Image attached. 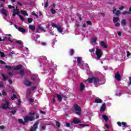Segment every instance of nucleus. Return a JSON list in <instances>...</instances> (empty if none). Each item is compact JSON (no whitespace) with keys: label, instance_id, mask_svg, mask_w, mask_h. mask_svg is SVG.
I'll return each instance as SVG.
<instances>
[{"label":"nucleus","instance_id":"37998d69","mask_svg":"<svg viewBox=\"0 0 131 131\" xmlns=\"http://www.w3.org/2000/svg\"><path fill=\"white\" fill-rule=\"evenodd\" d=\"M56 126H57L58 127H60V122L56 121Z\"/></svg>","mask_w":131,"mask_h":131},{"label":"nucleus","instance_id":"6e6d98bb","mask_svg":"<svg viewBox=\"0 0 131 131\" xmlns=\"http://www.w3.org/2000/svg\"><path fill=\"white\" fill-rule=\"evenodd\" d=\"M5 126L4 125H2L0 126V129H4L5 128Z\"/></svg>","mask_w":131,"mask_h":131},{"label":"nucleus","instance_id":"603ef678","mask_svg":"<svg viewBox=\"0 0 131 131\" xmlns=\"http://www.w3.org/2000/svg\"><path fill=\"white\" fill-rule=\"evenodd\" d=\"M39 29L40 30H41V31H44V30H45V28H42V27H40L39 28Z\"/></svg>","mask_w":131,"mask_h":131},{"label":"nucleus","instance_id":"1a4fd4ad","mask_svg":"<svg viewBox=\"0 0 131 131\" xmlns=\"http://www.w3.org/2000/svg\"><path fill=\"white\" fill-rule=\"evenodd\" d=\"M73 122L75 124H78V123H80L81 121L78 118H75L73 120Z\"/></svg>","mask_w":131,"mask_h":131},{"label":"nucleus","instance_id":"680f3d73","mask_svg":"<svg viewBox=\"0 0 131 131\" xmlns=\"http://www.w3.org/2000/svg\"><path fill=\"white\" fill-rule=\"evenodd\" d=\"M117 124H118V125H119V126H121L122 123L120 122H118Z\"/></svg>","mask_w":131,"mask_h":131},{"label":"nucleus","instance_id":"13d9d810","mask_svg":"<svg viewBox=\"0 0 131 131\" xmlns=\"http://www.w3.org/2000/svg\"><path fill=\"white\" fill-rule=\"evenodd\" d=\"M0 63L1 64H6V62L5 61H3V60H0Z\"/></svg>","mask_w":131,"mask_h":131},{"label":"nucleus","instance_id":"ea45409f","mask_svg":"<svg viewBox=\"0 0 131 131\" xmlns=\"http://www.w3.org/2000/svg\"><path fill=\"white\" fill-rule=\"evenodd\" d=\"M74 54V50L73 49L71 50L70 55L72 56Z\"/></svg>","mask_w":131,"mask_h":131},{"label":"nucleus","instance_id":"473e14b6","mask_svg":"<svg viewBox=\"0 0 131 131\" xmlns=\"http://www.w3.org/2000/svg\"><path fill=\"white\" fill-rule=\"evenodd\" d=\"M80 125L82 126V127H85V126H90V125L89 124H80Z\"/></svg>","mask_w":131,"mask_h":131},{"label":"nucleus","instance_id":"cd10ccee","mask_svg":"<svg viewBox=\"0 0 131 131\" xmlns=\"http://www.w3.org/2000/svg\"><path fill=\"white\" fill-rule=\"evenodd\" d=\"M121 24L125 26L126 25V21L125 20V19H123L122 20Z\"/></svg>","mask_w":131,"mask_h":131},{"label":"nucleus","instance_id":"4468645a","mask_svg":"<svg viewBox=\"0 0 131 131\" xmlns=\"http://www.w3.org/2000/svg\"><path fill=\"white\" fill-rule=\"evenodd\" d=\"M106 109V103H104L100 108V111H104Z\"/></svg>","mask_w":131,"mask_h":131},{"label":"nucleus","instance_id":"6e6552de","mask_svg":"<svg viewBox=\"0 0 131 131\" xmlns=\"http://www.w3.org/2000/svg\"><path fill=\"white\" fill-rule=\"evenodd\" d=\"M115 77L117 80L120 81V80L121 79V76H120V74H119V72H117V73L115 74Z\"/></svg>","mask_w":131,"mask_h":131},{"label":"nucleus","instance_id":"4be33fe9","mask_svg":"<svg viewBox=\"0 0 131 131\" xmlns=\"http://www.w3.org/2000/svg\"><path fill=\"white\" fill-rule=\"evenodd\" d=\"M103 101L101 99H96L94 101V103H102Z\"/></svg>","mask_w":131,"mask_h":131},{"label":"nucleus","instance_id":"774afa93","mask_svg":"<svg viewBox=\"0 0 131 131\" xmlns=\"http://www.w3.org/2000/svg\"><path fill=\"white\" fill-rule=\"evenodd\" d=\"M121 32H120V31H119L118 32V35H119V36H121Z\"/></svg>","mask_w":131,"mask_h":131},{"label":"nucleus","instance_id":"b1692460","mask_svg":"<svg viewBox=\"0 0 131 131\" xmlns=\"http://www.w3.org/2000/svg\"><path fill=\"white\" fill-rule=\"evenodd\" d=\"M22 69V65H19L14 68V70H20V69Z\"/></svg>","mask_w":131,"mask_h":131},{"label":"nucleus","instance_id":"bf43d9fd","mask_svg":"<svg viewBox=\"0 0 131 131\" xmlns=\"http://www.w3.org/2000/svg\"><path fill=\"white\" fill-rule=\"evenodd\" d=\"M34 114H35V113H31L30 112L29 113V115L31 116H32L33 115H34Z\"/></svg>","mask_w":131,"mask_h":131},{"label":"nucleus","instance_id":"a18cd8bd","mask_svg":"<svg viewBox=\"0 0 131 131\" xmlns=\"http://www.w3.org/2000/svg\"><path fill=\"white\" fill-rule=\"evenodd\" d=\"M129 85H131V77H129V82H128Z\"/></svg>","mask_w":131,"mask_h":131},{"label":"nucleus","instance_id":"09e8293b","mask_svg":"<svg viewBox=\"0 0 131 131\" xmlns=\"http://www.w3.org/2000/svg\"><path fill=\"white\" fill-rule=\"evenodd\" d=\"M8 8H9V9H13V10L15 9V7L12 6L11 5H9Z\"/></svg>","mask_w":131,"mask_h":131},{"label":"nucleus","instance_id":"338daca9","mask_svg":"<svg viewBox=\"0 0 131 131\" xmlns=\"http://www.w3.org/2000/svg\"><path fill=\"white\" fill-rule=\"evenodd\" d=\"M122 125H124V126H125V125H126V123H125L124 122H122Z\"/></svg>","mask_w":131,"mask_h":131},{"label":"nucleus","instance_id":"6ab92c4d","mask_svg":"<svg viewBox=\"0 0 131 131\" xmlns=\"http://www.w3.org/2000/svg\"><path fill=\"white\" fill-rule=\"evenodd\" d=\"M119 21V17H114L113 22L114 23H117Z\"/></svg>","mask_w":131,"mask_h":131},{"label":"nucleus","instance_id":"58836bf2","mask_svg":"<svg viewBox=\"0 0 131 131\" xmlns=\"http://www.w3.org/2000/svg\"><path fill=\"white\" fill-rule=\"evenodd\" d=\"M0 55L2 58H4V57H5V53H4L1 51H0Z\"/></svg>","mask_w":131,"mask_h":131},{"label":"nucleus","instance_id":"a211bd4d","mask_svg":"<svg viewBox=\"0 0 131 131\" xmlns=\"http://www.w3.org/2000/svg\"><path fill=\"white\" fill-rule=\"evenodd\" d=\"M25 84L27 86H30V85H31V82H30L29 81H26L25 82Z\"/></svg>","mask_w":131,"mask_h":131},{"label":"nucleus","instance_id":"20e7f679","mask_svg":"<svg viewBox=\"0 0 131 131\" xmlns=\"http://www.w3.org/2000/svg\"><path fill=\"white\" fill-rule=\"evenodd\" d=\"M4 102H5V103H3L1 105V108L2 109H7V108H9L10 107V102L8 101V100H5Z\"/></svg>","mask_w":131,"mask_h":131},{"label":"nucleus","instance_id":"412c9836","mask_svg":"<svg viewBox=\"0 0 131 131\" xmlns=\"http://www.w3.org/2000/svg\"><path fill=\"white\" fill-rule=\"evenodd\" d=\"M20 13H21V14L24 15V16H28V14L27 12H26V11L21 10V11H20Z\"/></svg>","mask_w":131,"mask_h":131},{"label":"nucleus","instance_id":"49530a36","mask_svg":"<svg viewBox=\"0 0 131 131\" xmlns=\"http://www.w3.org/2000/svg\"><path fill=\"white\" fill-rule=\"evenodd\" d=\"M5 68H7V69H8V70H10V69H11V66H6Z\"/></svg>","mask_w":131,"mask_h":131},{"label":"nucleus","instance_id":"423d86ee","mask_svg":"<svg viewBox=\"0 0 131 131\" xmlns=\"http://www.w3.org/2000/svg\"><path fill=\"white\" fill-rule=\"evenodd\" d=\"M56 96H57V98L58 101H59V102L62 101V98H67V97H66V95H64L63 94H61V95L57 94V95H56Z\"/></svg>","mask_w":131,"mask_h":131},{"label":"nucleus","instance_id":"0eeeda50","mask_svg":"<svg viewBox=\"0 0 131 131\" xmlns=\"http://www.w3.org/2000/svg\"><path fill=\"white\" fill-rule=\"evenodd\" d=\"M39 124L38 122H36L35 124L33 125V126L30 129V131H36V128H37V126Z\"/></svg>","mask_w":131,"mask_h":131},{"label":"nucleus","instance_id":"052dcab7","mask_svg":"<svg viewBox=\"0 0 131 131\" xmlns=\"http://www.w3.org/2000/svg\"><path fill=\"white\" fill-rule=\"evenodd\" d=\"M94 51V49H91L89 50V52H90V53H93Z\"/></svg>","mask_w":131,"mask_h":131},{"label":"nucleus","instance_id":"5fc2aeb1","mask_svg":"<svg viewBox=\"0 0 131 131\" xmlns=\"http://www.w3.org/2000/svg\"><path fill=\"white\" fill-rule=\"evenodd\" d=\"M123 9H124V6H122L121 7L119 8V10H123Z\"/></svg>","mask_w":131,"mask_h":131},{"label":"nucleus","instance_id":"de8ad7c7","mask_svg":"<svg viewBox=\"0 0 131 131\" xmlns=\"http://www.w3.org/2000/svg\"><path fill=\"white\" fill-rule=\"evenodd\" d=\"M86 23L88 24V25H92V21H91V20L87 21Z\"/></svg>","mask_w":131,"mask_h":131},{"label":"nucleus","instance_id":"f8f14e48","mask_svg":"<svg viewBox=\"0 0 131 131\" xmlns=\"http://www.w3.org/2000/svg\"><path fill=\"white\" fill-rule=\"evenodd\" d=\"M84 88H85V85L83 84V83H81L80 84V91H81V92H82V91L84 90Z\"/></svg>","mask_w":131,"mask_h":131},{"label":"nucleus","instance_id":"3c124183","mask_svg":"<svg viewBox=\"0 0 131 131\" xmlns=\"http://www.w3.org/2000/svg\"><path fill=\"white\" fill-rule=\"evenodd\" d=\"M29 102H30L31 103H33V102H34V100H33L32 98H30L29 99Z\"/></svg>","mask_w":131,"mask_h":131},{"label":"nucleus","instance_id":"2eb2a0df","mask_svg":"<svg viewBox=\"0 0 131 131\" xmlns=\"http://www.w3.org/2000/svg\"><path fill=\"white\" fill-rule=\"evenodd\" d=\"M102 117L104 119V120L105 121V122H107V121H108L109 119V118H108V116H106L105 115H102Z\"/></svg>","mask_w":131,"mask_h":131},{"label":"nucleus","instance_id":"39448f33","mask_svg":"<svg viewBox=\"0 0 131 131\" xmlns=\"http://www.w3.org/2000/svg\"><path fill=\"white\" fill-rule=\"evenodd\" d=\"M34 119H35L34 117L29 116H26L24 118L26 122H28V121H33V120H34Z\"/></svg>","mask_w":131,"mask_h":131},{"label":"nucleus","instance_id":"c9c22d12","mask_svg":"<svg viewBox=\"0 0 131 131\" xmlns=\"http://www.w3.org/2000/svg\"><path fill=\"white\" fill-rule=\"evenodd\" d=\"M51 12L52 14H56V10H55V9H54L53 8H52L51 9Z\"/></svg>","mask_w":131,"mask_h":131},{"label":"nucleus","instance_id":"8fccbe9b","mask_svg":"<svg viewBox=\"0 0 131 131\" xmlns=\"http://www.w3.org/2000/svg\"><path fill=\"white\" fill-rule=\"evenodd\" d=\"M116 11H117V9H116V8L114 7L113 10V14H114L115 13V12H116Z\"/></svg>","mask_w":131,"mask_h":131},{"label":"nucleus","instance_id":"79ce46f5","mask_svg":"<svg viewBox=\"0 0 131 131\" xmlns=\"http://www.w3.org/2000/svg\"><path fill=\"white\" fill-rule=\"evenodd\" d=\"M115 26H116V27H119V26H120V24H119V23H116L115 24Z\"/></svg>","mask_w":131,"mask_h":131},{"label":"nucleus","instance_id":"c85d7f7f","mask_svg":"<svg viewBox=\"0 0 131 131\" xmlns=\"http://www.w3.org/2000/svg\"><path fill=\"white\" fill-rule=\"evenodd\" d=\"M77 62H78V64H79V65L81 64V58L80 57L77 58Z\"/></svg>","mask_w":131,"mask_h":131},{"label":"nucleus","instance_id":"a878e982","mask_svg":"<svg viewBox=\"0 0 131 131\" xmlns=\"http://www.w3.org/2000/svg\"><path fill=\"white\" fill-rule=\"evenodd\" d=\"M32 36V38H33V39H36V40H37V38H38V37H40V36H39V35H37L36 36V37H35L34 36V33H33Z\"/></svg>","mask_w":131,"mask_h":131},{"label":"nucleus","instance_id":"864d4df0","mask_svg":"<svg viewBox=\"0 0 131 131\" xmlns=\"http://www.w3.org/2000/svg\"><path fill=\"white\" fill-rule=\"evenodd\" d=\"M35 76H33L31 77L32 80H35Z\"/></svg>","mask_w":131,"mask_h":131},{"label":"nucleus","instance_id":"4d7b16f0","mask_svg":"<svg viewBox=\"0 0 131 131\" xmlns=\"http://www.w3.org/2000/svg\"><path fill=\"white\" fill-rule=\"evenodd\" d=\"M127 57H129V56H130V53H129V52L127 51Z\"/></svg>","mask_w":131,"mask_h":131},{"label":"nucleus","instance_id":"aec40b11","mask_svg":"<svg viewBox=\"0 0 131 131\" xmlns=\"http://www.w3.org/2000/svg\"><path fill=\"white\" fill-rule=\"evenodd\" d=\"M16 42L17 43H18V45H19V47L21 49H22V48H23V45H22V41H16Z\"/></svg>","mask_w":131,"mask_h":131},{"label":"nucleus","instance_id":"a19ab883","mask_svg":"<svg viewBox=\"0 0 131 131\" xmlns=\"http://www.w3.org/2000/svg\"><path fill=\"white\" fill-rule=\"evenodd\" d=\"M116 15V16H119V15H120V11H119V10L117 11Z\"/></svg>","mask_w":131,"mask_h":131},{"label":"nucleus","instance_id":"e2e57ef3","mask_svg":"<svg viewBox=\"0 0 131 131\" xmlns=\"http://www.w3.org/2000/svg\"><path fill=\"white\" fill-rule=\"evenodd\" d=\"M8 40H9V41H10V42H13V41L12 40H11V38H6Z\"/></svg>","mask_w":131,"mask_h":131},{"label":"nucleus","instance_id":"7ed1b4c3","mask_svg":"<svg viewBox=\"0 0 131 131\" xmlns=\"http://www.w3.org/2000/svg\"><path fill=\"white\" fill-rule=\"evenodd\" d=\"M74 108L76 111V114H77V115H81V108H80L78 105L75 104Z\"/></svg>","mask_w":131,"mask_h":131},{"label":"nucleus","instance_id":"393cba45","mask_svg":"<svg viewBox=\"0 0 131 131\" xmlns=\"http://www.w3.org/2000/svg\"><path fill=\"white\" fill-rule=\"evenodd\" d=\"M97 38L96 37L95 38H93L91 39V42L93 43H96L97 40Z\"/></svg>","mask_w":131,"mask_h":131},{"label":"nucleus","instance_id":"f257e3e1","mask_svg":"<svg viewBox=\"0 0 131 131\" xmlns=\"http://www.w3.org/2000/svg\"><path fill=\"white\" fill-rule=\"evenodd\" d=\"M85 81H88L89 83H93L95 86L96 88H98V86H99V82H100V80H99V78L97 77H93L88 78V79L85 80Z\"/></svg>","mask_w":131,"mask_h":131},{"label":"nucleus","instance_id":"f704fd0d","mask_svg":"<svg viewBox=\"0 0 131 131\" xmlns=\"http://www.w3.org/2000/svg\"><path fill=\"white\" fill-rule=\"evenodd\" d=\"M17 98V96L15 94H13L12 97H11V100H15Z\"/></svg>","mask_w":131,"mask_h":131},{"label":"nucleus","instance_id":"72a5a7b5","mask_svg":"<svg viewBox=\"0 0 131 131\" xmlns=\"http://www.w3.org/2000/svg\"><path fill=\"white\" fill-rule=\"evenodd\" d=\"M123 15H126V14H131V12L130 11H124L122 12Z\"/></svg>","mask_w":131,"mask_h":131},{"label":"nucleus","instance_id":"f03ea898","mask_svg":"<svg viewBox=\"0 0 131 131\" xmlns=\"http://www.w3.org/2000/svg\"><path fill=\"white\" fill-rule=\"evenodd\" d=\"M95 54L96 55V60H100L101 59V57H102V55H103V52L101 49L96 48Z\"/></svg>","mask_w":131,"mask_h":131},{"label":"nucleus","instance_id":"ddd939ff","mask_svg":"<svg viewBox=\"0 0 131 131\" xmlns=\"http://www.w3.org/2000/svg\"><path fill=\"white\" fill-rule=\"evenodd\" d=\"M18 30L20 31V32H22V33H24V32H26V30L22 27H18Z\"/></svg>","mask_w":131,"mask_h":131},{"label":"nucleus","instance_id":"5701e85b","mask_svg":"<svg viewBox=\"0 0 131 131\" xmlns=\"http://www.w3.org/2000/svg\"><path fill=\"white\" fill-rule=\"evenodd\" d=\"M29 28H30L31 30H32L33 31H34V30H35V27L33 25H30L29 26Z\"/></svg>","mask_w":131,"mask_h":131},{"label":"nucleus","instance_id":"c756f323","mask_svg":"<svg viewBox=\"0 0 131 131\" xmlns=\"http://www.w3.org/2000/svg\"><path fill=\"white\" fill-rule=\"evenodd\" d=\"M1 75H2V77H3L4 80H7V79H8V76H5V75L4 74H2Z\"/></svg>","mask_w":131,"mask_h":131},{"label":"nucleus","instance_id":"0e129e2a","mask_svg":"<svg viewBox=\"0 0 131 131\" xmlns=\"http://www.w3.org/2000/svg\"><path fill=\"white\" fill-rule=\"evenodd\" d=\"M41 128L43 130H46V126H42Z\"/></svg>","mask_w":131,"mask_h":131},{"label":"nucleus","instance_id":"4c0bfd02","mask_svg":"<svg viewBox=\"0 0 131 131\" xmlns=\"http://www.w3.org/2000/svg\"><path fill=\"white\" fill-rule=\"evenodd\" d=\"M32 21H33V19L32 18H28V23H31Z\"/></svg>","mask_w":131,"mask_h":131},{"label":"nucleus","instance_id":"2f4dec72","mask_svg":"<svg viewBox=\"0 0 131 131\" xmlns=\"http://www.w3.org/2000/svg\"><path fill=\"white\" fill-rule=\"evenodd\" d=\"M51 26H52V27H55V28H58V25H57L55 23H52L51 24Z\"/></svg>","mask_w":131,"mask_h":131},{"label":"nucleus","instance_id":"69168bd1","mask_svg":"<svg viewBox=\"0 0 131 131\" xmlns=\"http://www.w3.org/2000/svg\"><path fill=\"white\" fill-rule=\"evenodd\" d=\"M16 112H17V111L14 110V111L11 112V113H12V114L14 115V114H15V113H16Z\"/></svg>","mask_w":131,"mask_h":131},{"label":"nucleus","instance_id":"9b49d317","mask_svg":"<svg viewBox=\"0 0 131 131\" xmlns=\"http://www.w3.org/2000/svg\"><path fill=\"white\" fill-rule=\"evenodd\" d=\"M13 12L14 13V14H16L17 15H18V16L20 15V11L18 10L17 7H16V9H14L13 10Z\"/></svg>","mask_w":131,"mask_h":131},{"label":"nucleus","instance_id":"f3484780","mask_svg":"<svg viewBox=\"0 0 131 131\" xmlns=\"http://www.w3.org/2000/svg\"><path fill=\"white\" fill-rule=\"evenodd\" d=\"M57 29L60 33H62L63 32V29L60 26H58V27L57 28Z\"/></svg>","mask_w":131,"mask_h":131},{"label":"nucleus","instance_id":"dca6fc26","mask_svg":"<svg viewBox=\"0 0 131 131\" xmlns=\"http://www.w3.org/2000/svg\"><path fill=\"white\" fill-rule=\"evenodd\" d=\"M100 45L102 48H104L105 49L107 48V45L103 41H101V42L100 43Z\"/></svg>","mask_w":131,"mask_h":131},{"label":"nucleus","instance_id":"9d476101","mask_svg":"<svg viewBox=\"0 0 131 131\" xmlns=\"http://www.w3.org/2000/svg\"><path fill=\"white\" fill-rule=\"evenodd\" d=\"M1 13L3 14V15H5L6 17L8 16V11L6 9H2Z\"/></svg>","mask_w":131,"mask_h":131},{"label":"nucleus","instance_id":"7c9ffc66","mask_svg":"<svg viewBox=\"0 0 131 131\" xmlns=\"http://www.w3.org/2000/svg\"><path fill=\"white\" fill-rule=\"evenodd\" d=\"M49 7V1H47L45 3L44 8H48Z\"/></svg>","mask_w":131,"mask_h":131},{"label":"nucleus","instance_id":"bb28decb","mask_svg":"<svg viewBox=\"0 0 131 131\" xmlns=\"http://www.w3.org/2000/svg\"><path fill=\"white\" fill-rule=\"evenodd\" d=\"M18 121L20 122V123H21V124H26V121H23V119H18Z\"/></svg>","mask_w":131,"mask_h":131},{"label":"nucleus","instance_id":"c03bdc74","mask_svg":"<svg viewBox=\"0 0 131 131\" xmlns=\"http://www.w3.org/2000/svg\"><path fill=\"white\" fill-rule=\"evenodd\" d=\"M18 17L20 18V20H21V21H24V20H25V19H24V17H22L20 14L18 15Z\"/></svg>","mask_w":131,"mask_h":131},{"label":"nucleus","instance_id":"e433bc0d","mask_svg":"<svg viewBox=\"0 0 131 131\" xmlns=\"http://www.w3.org/2000/svg\"><path fill=\"white\" fill-rule=\"evenodd\" d=\"M20 75H21L22 76H23V75H24V74H25L24 70L23 69V70H21L20 71Z\"/></svg>","mask_w":131,"mask_h":131}]
</instances>
